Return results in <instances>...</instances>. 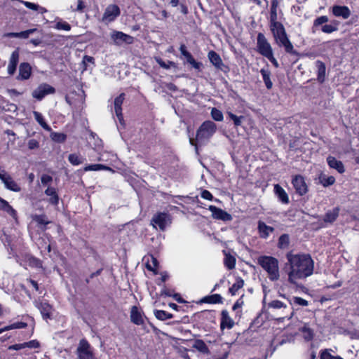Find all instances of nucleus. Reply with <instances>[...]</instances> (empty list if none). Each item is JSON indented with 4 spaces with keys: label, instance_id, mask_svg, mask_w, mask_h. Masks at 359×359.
<instances>
[{
    "label": "nucleus",
    "instance_id": "obj_23",
    "mask_svg": "<svg viewBox=\"0 0 359 359\" xmlns=\"http://www.w3.org/2000/svg\"><path fill=\"white\" fill-rule=\"evenodd\" d=\"M45 194L48 196H50L48 201L50 204L54 205H57L58 204L59 196L55 188L53 187H48L45 191Z\"/></svg>",
    "mask_w": 359,
    "mask_h": 359
},
{
    "label": "nucleus",
    "instance_id": "obj_29",
    "mask_svg": "<svg viewBox=\"0 0 359 359\" xmlns=\"http://www.w3.org/2000/svg\"><path fill=\"white\" fill-rule=\"evenodd\" d=\"M224 266L229 269L231 270L235 268L236 266V258L230 255L229 253H227L226 251H224Z\"/></svg>",
    "mask_w": 359,
    "mask_h": 359
},
{
    "label": "nucleus",
    "instance_id": "obj_50",
    "mask_svg": "<svg viewBox=\"0 0 359 359\" xmlns=\"http://www.w3.org/2000/svg\"><path fill=\"white\" fill-rule=\"evenodd\" d=\"M329 20L328 18L325 15H322L317 18L313 22V27H318L324 23L327 22Z\"/></svg>",
    "mask_w": 359,
    "mask_h": 359
},
{
    "label": "nucleus",
    "instance_id": "obj_44",
    "mask_svg": "<svg viewBox=\"0 0 359 359\" xmlns=\"http://www.w3.org/2000/svg\"><path fill=\"white\" fill-rule=\"evenodd\" d=\"M243 286V280H238L233 285L229 288V292L232 295H235L239 289Z\"/></svg>",
    "mask_w": 359,
    "mask_h": 359
},
{
    "label": "nucleus",
    "instance_id": "obj_35",
    "mask_svg": "<svg viewBox=\"0 0 359 359\" xmlns=\"http://www.w3.org/2000/svg\"><path fill=\"white\" fill-rule=\"evenodd\" d=\"M26 326H27V323H25L16 322V323L11 324L9 325H7L3 328H1L0 334L3 333L4 332L11 330L25 328Z\"/></svg>",
    "mask_w": 359,
    "mask_h": 359
},
{
    "label": "nucleus",
    "instance_id": "obj_40",
    "mask_svg": "<svg viewBox=\"0 0 359 359\" xmlns=\"http://www.w3.org/2000/svg\"><path fill=\"white\" fill-rule=\"evenodd\" d=\"M32 217L39 225H46L50 223L45 215H34Z\"/></svg>",
    "mask_w": 359,
    "mask_h": 359
},
{
    "label": "nucleus",
    "instance_id": "obj_39",
    "mask_svg": "<svg viewBox=\"0 0 359 359\" xmlns=\"http://www.w3.org/2000/svg\"><path fill=\"white\" fill-rule=\"evenodd\" d=\"M320 182L325 187L332 185L335 182V178L333 176L321 175Z\"/></svg>",
    "mask_w": 359,
    "mask_h": 359
},
{
    "label": "nucleus",
    "instance_id": "obj_4",
    "mask_svg": "<svg viewBox=\"0 0 359 359\" xmlns=\"http://www.w3.org/2000/svg\"><path fill=\"white\" fill-rule=\"evenodd\" d=\"M217 126L212 121H204L196 132V140L189 139L191 145L197 147V144H206L216 133Z\"/></svg>",
    "mask_w": 359,
    "mask_h": 359
},
{
    "label": "nucleus",
    "instance_id": "obj_36",
    "mask_svg": "<svg viewBox=\"0 0 359 359\" xmlns=\"http://www.w3.org/2000/svg\"><path fill=\"white\" fill-rule=\"evenodd\" d=\"M84 171H99V170H109V167L102 165V164H92L84 167Z\"/></svg>",
    "mask_w": 359,
    "mask_h": 359
},
{
    "label": "nucleus",
    "instance_id": "obj_26",
    "mask_svg": "<svg viewBox=\"0 0 359 359\" xmlns=\"http://www.w3.org/2000/svg\"><path fill=\"white\" fill-rule=\"evenodd\" d=\"M316 65L318 69V72H317L318 80L319 82L322 83L325 81V72H326L325 65L323 62H321L320 60L316 61Z\"/></svg>",
    "mask_w": 359,
    "mask_h": 359
},
{
    "label": "nucleus",
    "instance_id": "obj_18",
    "mask_svg": "<svg viewBox=\"0 0 359 359\" xmlns=\"http://www.w3.org/2000/svg\"><path fill=\"white\" fill-rule=\"evenodd\" d=\"M327 163L330 168L336 170L339 173L342 174L345 172L343 163L335 157L332 156H327Z\"/></svg>",
    "mask_w": 359,
    "mask_h": 359
},
{
    "label": "nucleus",
    "instance_id": "obj_63",
    "mask_svg": "<svg viewBox=\"0 0 359 359\" xmlns=\"http://www.w3.org/2000/svg\"><path fill=\"white\" fill-rule=\"evenodd\" d=\"M24 348H25V343H22L12 345L9 347V349L18 351Z\"/></svg>",
    "mask_w": 359,
    "mask_h": 359
},
{
    "label": "nucleus",
    "instance_id": "obj_38",
    "mask_svg": "<svg viewBox=\"0 0 359 359\" xmlns=\"http://www.w3.org/2000/svg\"><path fill=\"white\" fill-rule=\"evenodd\" d=\"M154 315L160 320H165L173 318L172 314L163 310H156Z\"/></svg>",
    "mask_w": 359,
    "mask_h": 359
},
{
    "label": "nucleus",
    "instance_id": "obj_21",
    "mask_svg": "<svg viewBox=\"0 0 359 359\" xmlns=\"http://www.w3.org/2000/svg\"><path fill=\"white\" fill-rule=\"evenodd\" d=\"M274 192L278 200L283 204L289 203V197L286 191L279 184L274 185Z\"/></svg>",
    "mask_w": 359,
    "mask_h": 359
},
{
    "label": "nucleus",
    "instance_id": "obj_24",
    "mask_svg": "<svg viewBox=\"0 0 359 359\" xmlns=\"http://www.w3.org/2000/svg\"><path fill=\"white\" fill-rule=\"evenodd\" d=\"M258 230L262 238H266L273 231V228L266 225L264 222H258Z\"/></svg>",
    "mask_w": 359,
    "mask_h": 359
},
{
    "label": "nucleus",
    "instance_id": "obj_51",
    "mask_svg": "<svg viewBox=\"0 0 359 359\" xmlns=\"http://www.w3.org/2000/svg\"><path fill=\"white\" fill-rule=\"evenodd\" d=\"M292 300L294 304L299 306H306L309 304L308 301L299 297H294Z\"/></svg>",
    "mask_w": 359,
    "mask_h": 359
},
{
    "label": "nucleus",
    "instance_id": "obj_25",
    "mask_svg": "<svg viewBox=\"0 0 359 359\" xmlns=\"http://www.w3.org/2000/svg\"><path fill=\"white\" fill-rule=\"evenodd\" d=\"M339 208L338 207L333 208L332 210H328L323 218V221L326 223L334 222L339 216Z\"/></svg>",
    "mask_w": 359,
    "mask_h": 359
},
{
    "label": "nucleus",
    "instance_id": "obj_16",
    "mask_svg": "<svg viewBox=\"0 0 359 359\" xmlns=\"http://www.w3.org/2000/svg\"><path fill=\"white\" fill-rule=\"evenodd\" d=\"M332 14L337 18L346 20L351 15L350 9L346 6H334L332 8Z\"/></svg>",
    "mask_w": 359,
    "mask_h": 359
},
{
    "label": "nucleus",
    "instance_id": "obj_32",
    "mask_svg": "<svg viewBox=\"0 0 359 359\" xmlns=\"http://www.w3.org/2000/svg\"><path fill=\"white\" fill-rule=\"evenodd\" d=\"M260 73L262 76L263 81L265 83L266 87L267 88V89H271L272 88L273 83L270 79V76H271L270 71L266 69H262L260 70Z\"/></svg>",
    "mask_w": 359,
    "mask_h": 359
},
{
    "label": "nucleus",
    "instance_id": "obj_7",
    "mask_svg": "<svg viewBox=\"0 0 359 359\" xmlns=\"http://www.w3.org/2000/svg\"><path fill=\"white\" fill-rule=\"evenodd\" d=\"M77 355L79 359H93V353L90 344L86 339L79 341L77 348Z\"/></svg>",
    "mask_w": 359,
    "mask_h": 359
},
{
    "label": "nucleus",
    "instance_id": "obj_28",
    "mask_svg": "<svg viewBox=\"0 0 359 359\" xmlns=\"http://www.w3.org/2000/svg\"><path fill=\"white\" fill-rule=\"evenodd\" d=\"M300 332L304 339L306 341H310L314 336L313 330L309 327L308 324H304L300 329Z\"/></svg>",
    "mask_w": 359,
    "mask_h": 359
},
{
    "label": "nucleus",
    "instance_id": "obj_8",
    "mask_svg": "<svg viewBox=\"0 0 359 359\" xmlns=\"http://www.w3.org/2000/svg\"><path fill=\"white\" fill-rule=\"evenodd\" d=\"M55 91L53 86L47 83H42L32 92V96L38 100H41L45 96L53 94Z\"/></svg>",
    "mask_w": 359,
    "mask_h": 359
},
{
    "label": "nucleus",
    "instance_id": "obj_13",
    "mask_svg": "<svg viewBox=\"0 0 359 359\" xmlns=\"http://www.w3.org/2000/svg\"><path fill=\"white\" fill-rule=\"evenodd\" d=\"M111 38L116 44H121L123 42L131 43L133 42V37L122 32L114 31L111 34Z\"/></svg>",
    "mask_w": 359,
    "mask_h": 359
},
{
    "label": "nucleus",
    "instance_id": "obj_58",
    "mask_svg": "<svg viewBox=\"0 0 359 359\" xmlns=\"http://www.w3.org/2000/svg\"><path fill=\"white\" fill-rule=\"evenodd\" d=\"M201 196L203 199L208 200V201H212V199H213L212 194L208 190L202 191V192L201 194Z\"/></svg>",
    "mask_w": 359,
    "mask_h": 359
},
{
    "label": "nucleus",
    "instance_id": "obj_9",
    "mask_svg": "<svg viewBox=\"0 0 359 359\" xmlns=\"http://www.w3.org/2000/svg\"><path fill=\"white\" fill-rule=\"evenodd\" d=\"M269 307L275 310H282L283 314L285 315L283 318L290 319L293 316L292 308L287 307L286 304L280 300H273L269 304Z\"/></svg>",
    "mask_w": 359,
    "mask_h": 359
},
{
    "label": "nucleus",
    "instance_id": "obj_2",
    "mask_svg": "<svg viewBox=\"0 0 359 359\" xmlns=\"http://www.w3.org/2000/svg\"><path fill=\"white\" fill-rule=\"evenodd\" d=\"M270 28L276 43L279 46H283L287 53L295 54L296 51L294 50L293 45L287 36L283 25L276 20H273L270 24Z\"/></svg>",
    "mask_w": 359,
    "mask_h": 359
},
{
    "label": "nucleus",
    "instance_id": "obj_31",
    "mask_svg": "<svg viewBox=\"0 0 359 359\" xmlns=\"http://www.w3.org/2000/svg\"><path fill=\"white\" fill-rule=\"evenodd\" d=\"M33 114L34 116V118L38 122V123L46 130L50 131L51 128L46 123V122L44 120L43 116L42 114L38 111H34Z\"/></svg>",
    "mask_w": 359,
    "mask_h": 359
},
{
    "label": "nucleus",
    "instance_id": "obj_56",
    "mask_svg": "<svg viewBox=\"0 0 359 359\" xmlns=\"http://www.w3.org/2000/svg\"><path fill=\"white\" fill-rule=\"evenodd\" d=\"M273 20H276V2L275 1L272 2L271 8V23Z\"/></svg>",
    "mask_w": 359,
    "mask_h": 359
},
{
    "label": "nucleus",
    "instance_id": "obj_52",
    "mask_svg": "<svg viewBox=\"0 0 359 359\" xmlns=\"http://www.w3.org/2000/svg\"><path fill=\"white\" fill-rule=\"evenodd\" d=\"M337 29V28L332 25H325L321 28L322 32L327 34H330Z\"/></svg>",
    "mask_w": 359,
    "mask_h": 359
},
{
    "label": "nucleus",
    "instance_id": "obj_48",
    "mask_svg": "<svg viewBox=\"0 0 359 359\" xmlns=\"http://www.w3.org/2000/svg\"><path fill=\"white\" fill-rule=\"evenodd\" d=\"M19 57H20L19 50H18V49H16L12 53L11 57L9 59V63L17 66L18 64V62H19Z\"/></svg>",
    "mask_w": 359,
    "mask_h": 359
},
{
    "label": "nucleus",
    "instance_id": "obj_14",
    "mask_svg": "<svg viewBox=\"0 0 359 359\" xmlns=\"http://www.w3.org/2000/svg\"><path fill=\"white\" fill-rule=\"evenodd\" d=\"M125 100V94L121 93L114 100V111L121 124H123V116L122 114V104Z\"/></svg>",
    "mask_w": 359,
    "mask_h": 359
},
{
    "label": "nucleus",
    "instance_id": "obj_42",
    "mask_svg": "<svg viewBox=\"0 0 359 359\" xmlns=\"http://www.w3.org/2000/svg\"><path fill=\"white\" fill-rule=\"evenodd\" d=\"M229 117L233 121L235 126L238 127L241 125L243 120L244 119L243 116H238L231 111L227 112Z\"/></svg>",
    "mask_w": 359,
    "mask_h": 359
},
{
    "label": "nucleus",
    "instance_id": "obj_60",
    "mask_svg": "<svg viewBox=\"0 0 359 359\" xmlns=\"http://www.w3.org/2000/svg\"><path fill=\"white\" fill-rule=\"evenodd\" d=\"M39 146L38 141L34 139H32L28 142V147L30 149L38 148Z\"/></svg>",
    "mask_w": 359,
    "mask_h": 359
},
{
    "label": "nucleus",
    "instance_id": "obj_5",
    "mask_svg": "<svg viewBox=\"0 0 359 359\" xmlns=\"http://www.w3.org/2000/svg\"><path fill=\"white\" fill-rule=\"evenodd\" d=\"M171 222V216L167 212H157L151 220V224L153 227L156 229L158 228L161 231H164L170 225Z\"/></svg>",
    "mask_w": 359,
    "mask_h": 359
},
{
    "label": "nucleus",
    "instance_id": "obj_11",
    "mask_svg": "<svg viewBox=\"0 0 359 359\" xmlns=\"http://www.w3.org/2000/svg\"><path fill=\"white\" fill-rule=\"evenodd\" d=\"M120 8L117 5H109L103 14L102 21L111 22L114 21L120 15Z\"/></svg>",
    "mask_w": 359,
    "mask_h": 359
},
{
    "label": "nucleus",
    "instance_id": "obj_12",
    "mask_svg": "<svg viewBox=\"0 0 359 359\" xmlns=\"http://www.w3.org/2000/svg\"><path fill=\"white\" fill-rule=\"evenodd\" d=\"M208 210L212 212V216L215 219L229 222L233 219L232 216L227 212L215 205H210Z\"/></svg>",
    "mask_w": 359,
    "mask_h": 359
},
{
    "label": "nucleus",
    "instance_id": "obj_3",
    "mask_svg": "<svg viewBox=\"0 0 359 359\" xmlns=\"http://www.w3.org/2000/svg\"><path fill=\"white\" fill-rule=\"evenodd\" d=\"M257 264L266 273L270 280L276 281L279 279V262L276 257L268 255L259 256L257 258Z\"/></svg>",
    "mask_w": 359,
    "mask_h": 359
},
{
    "label": "nucleus",
    "instance_id": "obj_17",
    "mask_svg": "<svg viewBox=\"0 0 359 359\" xmlns=\"http://www.w3.org/2000/svg\"><path fill=\"white\" fill-rule=\"evenodd\" d=\"M130 320L134 324L137 325H141L144 324L143 313L136 306H133L131 308Z\"/></svg>",
    "mask_w": 359,
    "mask_h": 359
},
{
    "label": "nucleus",
    "instance_id": "obj_49",
    "mask_svg": "<svg viewBox=\"0 0 359 359\" xmlns=\"http://www.w3.org/2000/svg\"><path fill=\"white\" fill-rule=\"evenodd\" d=\"M4 210L13 217L16 216V211L4 200L1 201Z\"/></svg>",
    "mask_w": 359,
    "mask_h": 359
},
{
    "label": "nucleus",
    "instance_id": "obj_57",
    "mask_svg": "<svg viewBox=\"0 0 359 359\" xmlns=\"http://www.w3.org/2000/svg\"><path fill=\"white\" fill-rule=\"evenodd\" d=\"M53 180V178L50 175L43 174L41 177V182L43 185H47L48 184L50 183Z\"/></svg>",
    "mask_w": 359,
    "mask_h": 359
},
{
    "label": "nucleus",
    "instance_id": "obj_22",
    "mask_svg": "<svg viewBox=\"0 0 359 359\" xmlns=\"http://www.w3.org/2000/svg\"><path fill=\"white\" fill-rule=\"evenodd\" d=\"M208 57L210 62L217 69H222V66L224 65L223 62L219 55L215 51L210 50L208 54Z\"/></svg>",
    "mask_w": 359,
    "mask_h": 359
},
{
    "label": "nucleus",
    "instance_id": "obj_10",
    "mask_svg": "<svg viewBox=\"0 0 359 359\" xmlns=\"http://www.w3.org/2000/svg\"><path fill=\"white\" fill-rule=\"evenodd\" d=\"M295 191L299 196H304L308 191V187L304 178L302 175H295L292 180Z\"/></svg>",
    "mask_w": 359,
    "mask_h": 359
},
{
    "label": "nucleus",
    "instance_id": "obj_62",
    "mask_svg": "<svg viewBox=\"0 0 359 359\" xmlns=\"http://www.w3.org/2000/svg\"><path fill=\"white\" fill-rule=\"evenodd\" d=\"M175 294L172 290L164 288L161 291V295L167 296V297H172V295Z\"/></svg>",
    "mask_w": 359,
    "mask_h": 359
},
{
    "label": "nucleus",
    "instance_id": "obj_20",
    "mask_svg": "<svg viewBox=\"0 0 359 359\" xmlns=\"http://www.w3.org/2000/svg\"><path fill=\"white\" fill-rule=\"evenodd\" d=\"M0 178L2 180L5 186L8 189L16 192L20 191V187L15 181L12 180L11 177L0 174Z\"/></svg>",
    "mask_w": 359,
    "mask_h": 359
},
{
    "label": "nucleus",
    "instance_id": "obj_45",
    "mask_svg": "<svg viewBox=\"0 0 359 359\" xmlns=\"http://www.w3.org/2000/svg\"><path fill=\"white\" fill-rule=\"evenodd\" d=\"M51 139L57 142H63L66 140V135L63 133L53 132L50 134Z\"/></svg>",
    "mask_w": 359,
    "mask_h": 359
},
{
    "label": "nucleus",
    "instance_id": "obj_46",
    "mask_svg": "<svg viewBox=\"0 0 359 359\" xmlns=\"http://www.w3.org/2000/svg\"><path fill=\"white\" fill-rule=\"evenodd\" d=\"M289 244V236L286 234H283L280 236L278 239V247L280 248H285Z\"/></svg>",
    "mask_w": 359,
    "mask_h": 359
},
{
    "label": "nucleus",
    "instance_id": "obj_37",
    "mask_svg": "<svg viewBox=\"0 0 359 359\" xmlns=\"http://www.w3.org/2000/svg\"><path fill=\"white\" fill-rule=\"evenodd\" d=\"M193 347L203 353H206L209 351L208 346L203 340L201 339L196 340Z\"/></svg>",
    "mask_w": 359,
    "mask_h": 359
},
{
    "label": "nucleus",
    "instance_id": "obj_34",
    "mask_svg": "<svg viewBox=\"0 0 359 359\" xmlns=\"http://www.w3.org/2000/svg\"><path fill=\"white\" fill-rule=\"evenodd\" d=\"M334 351L331 348H327L320 351V359H343L339 355H334L332 353Z\"/></svg>",
    "mask_w": 359,
    "mask_h": 359
},
{
    "label": "nucleus",
    "instance_id": "obj_27",
    "mask_svg": "<svg viewBox=\"0 0 359 359\" xmlns=\"http://www.w3.org/2000/svg\"><path fill=\"white\" fill-rule=\"evenodd\" d=\"M234 325L232 319L229 316L228 312L226 311H223L222 312V321H221V328L227 327L228 329H231Z\"/></svg>",
    "mask_w": 359,
    "mask_h": 359
},
{
    "label": "nucleus",
    "instance_id": "obj_33",
    "mask_svg": "<svg viewBox=\"0 0 359 359\" xmlns=\"http://www.w3.org/2000/svg\"><path fill=\"white\" fill-rule=\"evenodd\" d=\"M69 163L73 165H79L83 163L86 158L78 154H71L68 156Z\"/></svg>",
    "mask_w": 359,
    "mask_h": 359
},
{
    "label": "nucleus",
    "instance_id": "obj_59",
    "mask_svg": "<svg viewBox=\"0 0 359 359\" xmlns=\"http://www.w3.org/2000/svg\"><path fill=\"white\" fill-rule=\"evenodd\" d=\"M265 57L267 58L274 65L275 67L277 68L279 67L278 61L273 56V53H271L270 55Z\"/></svg>",
    "mask_w": 359,
    "mask_h": 359
},
{
    "label": "nucleus",
    "instance_id": "obj_15",
    "mask_svg": "<svg viewBox=\"0 0 359 359\" xmlns=\"http://www.w3.org/2000/svg\"><path fill=\"white\" fill-rule=\"evenodd\" d=\"M32 75V67L27 62H22L19 66V74L17 79L20 81L27 80Z\"/></svg>",
    "mask_w": 359,
    "mask_h": 359
},
{
    "label": "nucleus",
    "instance_id": "obj_19",
    "mask_svg": "<svg viewBox=\"0 0 359 359\" xmlns=\"http://www.w3.org/2000/svg\"><path fill=\"white\" fill-rule=\"evenodd\" d=\"M36 306L40 310V312L44 319L50 318L52 313V306L46 302H36Z\"/></svg>",
    "mask_w": 359,
    "mask_h": 359
},
{
    "label": "nucleus",
    "instance_id": "obj_55",
    "mask_svg": "<svg viewBox=\"0 0 359 359\" xmlns=\"http://www.w3.org/2000/svg\"><path fill=\"white\" fill-rule=\"evenodd\" d=\"M36 29H29L25 31L20 32H19L18 38L27 39L29 36L31 34H33L34 32H36Z\"/></svg>",
    "mask_w": 359,
    "mask_h": 359
},
{
    "label": "nucleus",
    "instance_id": "obj_47",
    "mask_svg": "<svg viewBox=\"0 0 359 359\" xmlns=\"http://www.w3.org/2000/svg\"><path fill=\"white\" fill-rule=\"evenodd\" d=\"M55 28L59 30L69 31L71 26L65 21H59L56 23Z\"/></svg>",
    "mask_w": 359,
    "mask_h": 359
},
{
    "label": "nucleus",
    "instance_id": "obj_54",
    "mask_svg": "<svg viewBox=\"0 0 359 359\" xmlns=\"http://www.w3.org/2000/svg\"><path fill=\"white\" fill-rule=\"evenodd\" d=\"M25 348H39L40 346V344L39 342L36 340V339H34V340H31L28 342H25Z\"/></svg>",
    "mask_w": 359,
    "mask_h": 359
},
{
    "label": "nucleus",
    "instance_id": "obj_1",
    "mask_svg": "<svg viewBox=\"0 0 359 359\" xmlns=\"http://www.w3.org/2000/svg\"><path fill=\"white\" fill-rule=\"evenodd\" d=\"M288 265V281L297 284L299 280L311 276L314 270V262L308 254H292L286 255Z\"/></svg>",
    "mask_w": 359,
    "mask_h": 359
},
{
    "label": "nucleus",
    "instance_id": "obj_6",
    "mask_svg": "<svg viewBox=\"0 0 359 359\" xmlns=\"http://www.w3.org/2000/svg\"><path fill=\"white\" fill-rule=\"evenodd\" d=\"M257 50L264 57H266L273 53V49L262 33H259L257 37Z\"/></svg>",
    "mask_w": 359,
    "mask_h": 359
},
{
    "label": "nucleus",
    "instance_id": "obj_30",
    "mask_svg": "<svg viewBox=\"0 0 359 359\" xmlns=\"http://www.w3.org/2000/svg\"><path fill=\"white\" fill-rule=\"evenodd\" d=\"M18 1L24 4L27 8L38 11L39 13H40L41 14L46 13L47 11L45 8L41 7L39 5L34 4V3L25 1L23 0H18Z\"/></svg>",
    "mask_w": 359,
    "mask_h": 359
},
{
    "label": "nucleus",
    "instance_id": "obj_53",
    "mask_svg": "<svg viewBox=\"0 0 359 359\" xmlns=\"http://www.w3.org/2000/svg\"><path fill=\"white\" fill-rule=\"evenodd\" d=\"M158 262L156 259H155L154 257H151V261H148V263L147 264V269L151 271H155L156 267H157Z\"/></svg>",
    "mask_w": 359,
    "mask_h": 359
},
{
    "label": "nucleus",
    "instance_id": "obj_61",
    "mask_svg": "<svg viewBox=\"0 0 359 359\" xmlns=\"http://www.w3.org/2000/svg\"><path fill=\"white\" fill-rule=\"evenodd\" d=\"M17 66L8 62L7 71L9 75H13L16 71Z\"/></svg>",
    "mask_w": 359,
    "mask_h": 359
},
{
    "label": "nucleus",
    "instance_id": "obj_43",
    "mask_svg": "<svg viewBox=\"0 0 359 359\" xmlns=\"http://www.w3.org/2000/svg\"><path fill=\"white\" fill-rule=\"evenodd\" d=\"M211 116L216 121H222L224 118L222 112L217 108L212 109Z\"/></svg>",
    "mask_w": 359,
    "mask_h": 359
},
{
    "label": "nucleus",
    "instance_id": "obj_41",
    "mask_svg": "<svg viewBox=\"0 0 359 359\" xmlns=\"http://www.w3.org/2000/svg\"><path fill=\"white\" fill-rule=\"evenodd\" d=\"M205 302L210 304H218L222 302V297L220 294H215L205 297Z\"/></svg>",
    "mask_w": 359,
    "mask_h": 359
},
{
    "label": "nucleus",
    "instance_id": "obj_64",
    "mask_svg": "<svg viewBox=\"0 0 359 359\" xmlns=\"http://www.w3.org/2000/svg\"><path fill=\"white\" fill-rule=\"evenodd\" d=\"M194 69H200L201 64L196 62L194 58L189 62Z\"/></svg>",
    "mask_w": 359,
    "mask_h": 359
}]
</instances>
